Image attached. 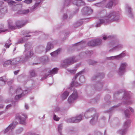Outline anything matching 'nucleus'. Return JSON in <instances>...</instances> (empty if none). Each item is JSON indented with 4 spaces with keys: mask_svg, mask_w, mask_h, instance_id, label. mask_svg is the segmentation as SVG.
I'll use <instances>...</instances> for the list:
<instances>
[{
    "mask_svg": "<svg viewBox=\"0 0 135 135\" xmlns=\"http://www.w3.org/2000/svg\"><path fill=\"white\" fill-rule=\"evenodd\" d=\"M120 19V17L117 12L113 11H111L107 14L106 16L100 19L95 26L99 27L102 24L107 25L113 21H117Z\"/></svg>",
    "mask_w": 135,
    "mask_h": 135,
    "instance_id": "f257e3e1",
    "label": "nucleus"
},
{
    "mask_svg": "<svg viewBox=\"0 0 135 135\" xmlns=\"http://www.w3.org/2000/svg\"><path fill=\"white\" fill-rule=\"evenodd\" d=\"M25 52V57L21 56L19 57L6 61L4 62L3 66L6 67L10 64L12 65H15L19 63H24L27 61L28 59L31 57L33 55V53L31 50L27 52L26 51Z\"/></svg>",
    "mask_w": 135,
    "mask_h": 135,
    "instance_id": "f03ea898",
    "label": "nucleus"
},
{
    "mask_svg": "<svg viewBox=\"0 0 135 135\" xmlns=\"http://www.w3.org/2000/svg\"><path fill=\"white\" fill-rule=\"evenodd\" d=\"M80 59L79 56L67 58L63 60L62 66L64 68H66L69 66L76 62Z\"/></svg>",
    "mask_w": 135,
    "mask_h": 135,
    "instance_id": "7ed1b4c3",
    "label": "nucleus"
},
{
    "mask_svg": "<svg viewBox=\"0 0 135 135\" xmlns=\"http://www.w3.org/2000/svg\"><path fill=\"white\" fill-rule=\"evenodd\" d=\"M58 70V69L57 68H55L50 70L49 69H44L43 71L44 73L43 80L46 78L50 75H53L54 74L57 73Z\"/></svg>",
    "mask_w": 135,
    "mask_h": 135,
    "instance_id": "20e7f679",
    "label": "nucleus"
},
{
    "mask_svg": "<svg viewBox=\"0 0 135 135\" xmlns=\"http://www.w3.org/2000/svg\"><path fill=\"white\" fill-rule=\"evenodd\" d=\"M28 93L27 90L23 91L21 87L18 88L16 90V93L17 94H19L16 95L15 97V100L17 101L20 98L26 95Z\"/></svg>",
    "mask_w": 135,
    "mask_h": 135,
    "instance_id": "39448f33",
    "label": "nucleus"
},
{
    "mask_svg": "<svg viewBox=\"0 0 135 135\" xmlns=\"http://www.w3.org/2000/svg\"><path fill=\"white\" fill-rule=\"evenodd\" d=\"M83 116L80 114L76 116L75 117L68 119L67 122L70 123H77L79 122L82 119Z\"/></svg>",
    "mask_w": 135,
    "mask_h": 135,
    "instance_id": "423d86ee",
    "label": "nucleus"
},
{
    "mask_svg": "<svg viewBox=\"0 0 135 135\" xmlns=\"http://www.w3.org/2000/svg\"><path fill=\"white\" fill-rule=\"evenodd\" d=\"M17 124V122H13L4 129L3 132L4 133H5L8 131H9L11 132V135H12L13 133L12 130L14 128Z\"/></svg>",
    "mask_w": 135,
    "mask_h": 135,
    "instance_id": "0eeeda50",
    "label": "nucleus"
},
{
    "mask_svg": "<svg viewBox=\"0 0 135 135\" xmlns=\"http://www.w3.org/2000/svg\"><path fill=\"white\" fill-rule=\"evenodd\" d=\"M22 115L25 118L22 117L18 113H17L16 115V119L18 120L20 122V124H25V120L27 117L25 114H23Z\"/></svg>",
    "mask_w": 135,
    "mask_h": 135,
    "instance_id": "6e6552de",
    "label": "nucleus"
},
{
    "mask_svg": "<svg viewBox=\"0 0 135 135\" xmlns=\"http://www.w3.org/2000/svg\"><path fill=\"white\" fill-rule=\"evenodd\" d=\"M130 124V122L129 120H127L125 122L123 125V129L119 131H118V133L122 135L125 134L127 131V129L129 127Z\"/></svg>",
    "mask_w": 135,
    "mask_h": 135,
    "instance_id": "1a4fd4ad",
    "label": "nucleus"
},
{
    "mask_svg": "<svg viewBox=\"0 0 135 135\" xmlns=\"http://www.w3.org/2000/svg\"><path fill=\"white\" fill-rule=\"evenodd\" d=\"M130 98V96L128 92H124V95L123 98V99L124 101L123 102L125 104L130 105L132 104V102L129 100V99Z\"/></svg>",
    "mask_w": 135,
    "mask_h": 135,
    "instance_id": "9d476101",
    "label": "nucleus"
},
{
    "mask_svg": "<svg viewBox=\"0 0 135 135\" xmlns=\"http://www.w3.org/2000/svg\"><path fill=\"white\" fill-rule=\"evenodd\" d=\"M78 97L76 91L74 90L72 94L68 98V102L70 103H74L75 100L77 99Z\"/></svg>",
    "mask_w": 135,
    "mask_h": 135,
    "instance_id": "9b49d317",
    "label": "nucleus"
},
{
    "mask_svg": "<svg viewBox=\"0 0 135 135\" xmlns=\"http://www.w3.org/2000/svg\"><path fill=\"white\" fill-rule=\"evenodd\" d=\"M93 10L90 7H85L81 10V12L84 15H88L92 13Z\"/></svg>",
    "mask_w": 135,
    "mask_h": 135,
    "instance_id": "f8f14e48",
    "label": "nucleus"
},
{
    "mask_svg": "<svg viewBox=\"0 0 135 135\" xmlns=\"http://www.w3.org/2000/svg\"><path fill=\"white\" fill-rule=\"evenodd\" d=\"M83 71H81L79 72L78 73H77L74 77L72 79V81L71 83V86H73L74 85L75 86H77L79 85L77 82L75 83V81L77 78L82 73Z\"/></svg>",
    "mask_w": 135,
    "mask_h": 135,
    "instance_id": "ddd939ff",
    "label": "nucleus"
},
{
    "mask_svg": "<svg viewBox=\"0 0 135 135\" xmlns=\"http://www.w3.org/2000/svg\"><path fill=\"white\" fill-rule=\"evenodd\" d=\"M127 65V64L125 62L121 64L118 71V73L119 75H121L124 73L125 71V69Z\"/></svg>",
    "mask_w": 135,
    "mask_h": 135,
    "instance_id": "4468645a",
    "label": "nucleus"
},
{
    "mask_svg": "<svg viewBox=\"0 0 135 135\" xmlns=\"http://www.w3.org/2000/svg\"><path fill=\"white\" fill-rule=\"evenodd\" d=\"M27 23V21H24L22 20H18L16 21V25L18 28H20L23 27Z\"/></svg>",
    "mask_w": 135,
    "mask_h": 135,
    "instance_id": "2eb2a0df",
    "label": "nucleus"
},
{
    "mask_svg": "<svg viewBox=\"0 0 135 135\" xmlns=\"http://www.w3.org/2000/svg\"><path fill=\"white\" fill-rule=\"evenodd\" d=\"M125 56V54L124 53L122 52L119 55L109 57L108 58V59L110 60H113L114 59H119Z\"/></svg>",
    "mask_w": 135,
    "mask_h": 135,
    "instance_id": "dca6fc26",
    "label": "nucleus"
},
{
    "mask_svg": "<svg viewBox=\"0 0 135 135\" xmlns=\"http://www.w3.org/2000/svg\"><path fill=\"white\" fill-rule=\"evenodd\" d=\"M125 9L126 13L129 15L130 17H132V9L131 7L128 4H126L125 6Z\"/></svg>",
    "mask_w": 135,
    "mask_h": 135,
    "instance_id": "f3484780",
    "label": "nucleus"
},
{
    "mask_svg": "<svg viewBox=\"0 0 135 135\" xmlns=\"http://www.w3.org/2000/svg\"><path fill=\"white\" fill-rule=\"evenodd\" d=\"M123 47V46L121 44H119L113 48L112 49L110 50L109 51L110 52H112L115 51H117Z\"/></svg>",
    "mask_w": 135,
    "mask_h": 135,
    "instance_id": "a211bd4d",
    "label": "nucleus"
},
{
    "mask_svg": "<svg viewBox=\"0 0 135 135\" xmlns=\"http://www.w3.org/2000/svg\"><path fill=\"white\" fill-rule=\"evenodd\" d=\"M73 4L79 6L84 5L85 3L83 1H73Z\"/></svg>",
    "mask_w": 135,
    "mask_h": 135,
    "instance_id": "6ab92c4d",
    "label": "nucleus"
},
{
    "mask_svg": "<svg viewBox=\"0 0 135 135\" xmlns=\"http://www.w3.org/2000/svg\"><path fill=\"white\" fill-rule=\"evenodd\" d=\"M8 22L9 29L14 30L16 29V27L13 25L12 21V20H8Z\"/></svg>",
    "mask_w": 135,
    "mask_h": 135,
    "instance_id": "aec40b11",
    "label": "nucleus"
},
{
    "mask_svg": "<svg viewBox=\"0 0 135 135\" xmlns=\"http://www.w3.org/2000/svg\"><path fill=\"white\" fill-rule=\"evenodd\" d=\"M53 47L54 45L52 43L50 42L48 43L46 49V52L49 51Z\"/></svg>",
    "mask_w": 135,
    "mask_h": 135,
    "instance_id": "412c9836",
    "label": "nucleus"
},
{
    "mask_svg": "<svg viewBox=\"0 0 135 135\" xmlns=\"http://www.w3.org/2000/svg\"><path fill=\"white\" fill-rule=\"evenodd\" d=\"M7 81V79L5 76H4L0 78V86L4 85Z\"/></svg>",
    "mask_w": 135,
    "mask_h": 135,
    "instance_id": "4be33fe9",
    "label": "nucleus"
},
{
    "mask_svg": "<svg viewBox=\"0 0 135 135\" xmlns=\"http://www.w3.org/2000/svg\"><path fill=\"white\" fill-rule=\"evenodd\" d=\"M95 43V40H92L89 41L88 43V45L89 46H94L96 45H98L100 43V42H98Z\"/></svg>",
    "mask_w": 135,
    "mask_h": 135,
    "instance_id": "5701e85b",
    "label": "nucleus"
},
{
    "mask_svg": "<svg viewBox=\"0 0 135 135\" xmlns=\"http://www.w3.org/2000/svg\"><path fill=\"white\" fill-rule=\"evenodd\" d=\"M61 49H59L56 51L52 52L50 53V55L53 57H55L57 55L60 53Z\"/></svg>",
    "mask_w": 135,
    "mask_h": 135,
    "instance_id": "b1692460",
    "label": "nucleus"
},
{
    "mask_svg": "<svg viewBox=\"0 0 135 135\" xmlns=\"http://www.w3.org/2000/svg\"><path fill=\"white\" fill-rule=\"evenodd\" d=\"M29 12V9L20 10L18 11L17 13L19 15L26 14Z\"/></svg>",
    "mask_w": 135,
    "mask_h": 135,
    "instance_id": "393cba45",
    "label": "nucleus"
},
{
    "mask_svg": "<svg viewBox=\"0 0 135 135\" xmlns=\"http://www.w3.org/2000/svg\"><path fill=\"white\" fill-rule=\"evenodd\" d=\"M40 3V2H36L35 5L30 8V11L31 12L34 11L35 9L39 5Z\"/></svg>",
    "mask_w": 135,
    "mask_h": 135,
    "instance_id": "a878e982",
    "label": "nucleus"
},
{
    "mask_svg": "<svg viewBox=\"0 0 135 135\" xmlns=\"http://www.w3.org/2000/svg\"><path fill=\"white\" fill-rule=\"evenodd\" d=\"M11 42V40L10 39H8L6 42L5 44L4 45V47L6 48H9L10 46L12 44Z\"/></svg>",
    "mask_w": 135,
    "mask_h": 135,
    "instance_id": "bb28decb",
    "label": "nucleus"
},
{
    "mask_svg": "<svg viewBox=\"0 0 135 135\" xmlns=\"http://www.w3.org/2000/svg\"><path fill=\"white\" fill-rule=\"evenodd\" d=\"M23 35H24V34L29 33H33V35H37L40 33V32L35 31L33 32H31L30 31H24L23 32Z\"/></svg>",
    "mask_w": 135,
    "mask_h": 135,
    "instance_id": "cd10ccee",
    "label": "nucleus"
},
{
    "mask_svg": "<svg viewBox=\"0 0 135 135\" xmlns=\"http://www.w3.org/2000/svg\"><path fill=\"white\" fill-rule=\"evenodd\" d=\"M91 112H93L94 113L95 112V110H94V109L93 108H91L90 109L88 110L85 113V114L84 116L86 118H88V117H86V115H87V114L89 115L90 114V113Z\"/></svg>",
    "mask_w": 135,
    "mask_h": 135,
    "instance_id": "c85d7f7f",
    "label": "nucleus"
},
{
    "mask_svg": "<svg viewBox=\"0 0 135 135\" xmlns=\"http://www.w3.org/2000/svg\"><path fill=\"white\" fill-rule=\"evenodd\" d=\"M98 119V116L97 115H95L94 117L90 120V123L91 124H94L96 122Z\"/></svg>",
    "mask_w": 135,
    "mask_h": 135,
    "instance_id": "c756f323",
    "label": "nucleus"
},
{
    "mask_svg": "<svg viewBox=\"0 0 135 135\" xmlns=\"http://www.w3.org/2000/svg\"><path fill=\"white\" fill-rule=\"evenodd\" d=\"M113 1H110L106 5V7L110 8L112 7L113 4L114 5H116V4H114V3H114Z\"/></svg>",
    "mask_w": 135,
    "mask_h": 135,
    "instance_id": "7c9ffc66",
    "label": "nucleus"
},
{
    "mask_svg": "<svg viewBox=\"0 0 135 135\" xmlns=\"http://www.w3.org/2000/svg\"><path fill=\"white\" fill-rule=\"evenodd\" d=\"M69 93L67 91H66L63 94H62L61 95V98H62L63 99H66L67 97L69 95Z\"/></svg>",
    "mask_w": 135,
    "mask_h": 135,
    "instance_id": "2f4dec72",
    "label": "nucleus"
},
{
    "mask_svg": "<svg viewBox=\"0 0 135 135\" xmlns=\"http://www.w3.org/2000/svg\"><path fill=\"white\" fill-rule=\"evenodd\" d=\"M49 62L48 57L47 56H44L43 57V64L47 63Z\"/></svg>",
    "mask_w": 135,
    "mask_h": 135,
    "instance_id": "473e14b6",
    "label": "nucleus"
},
{
    "mask_svg": "<svg viewBox=\"0 0 135 135\" xmlns=\"http://www.w3.org/2000/svg\"><path fill=\"white\" fill-rule=\"evenodd\" d=\"M7 8L6 7H4L3 8L0 9V13L2 14H4L7 12Z\"/></svg>",
    "mask_w": 135,
    "mask_h": 135,
    "instance_id": "72a5a7b5",
    "label": "nucleus"
},
{
    "mask_svg": "<svg viewBox=\"0 0 135 135\" xmlns=\"http://www.w3.org/2000/svg\"><path fill=\"white\" fill-rule=\"evenodd\" d=\"M125 116L127 118H129L130 116V112L128 109H126L124 111Z\"/></svg>",
    "mask_w": 135,
    "mask_h": 135,
    "instance_id": "f704fd0d",
    "label": "nucleus"
},
{
    "mask_svg": "<svg viewBox=\"0 0 135 135\" xmlns=\"http://www.w3.org/2000/svg\"><path fill=\"white\" fill-rule=\"evenodd\" d=\"M63 127V125L62 124H59L58 126V130L59 133L60 135L61 134V130Z\"/></svg>",
    "mask_w": 135,
    "mask_h": 135,
    "instance_id": "c9c22d12",
    "label": "nucleus"
},
{
    "mask_svg": "<svg viewBox=\"0 0 135 135\" xmlns=\"http://www.w3.org/2000/svg\"><path fill=\"white\" fill-rule=\"evenodd\" d=\"M83 23V22L82 21H77L75 24H74V26L75 27H76L78 26L81 25Z\"/></svg>",
    "mask_w": 135,
    "mask_h": 135,
    "instance_id": "e433bc0d",
    "label": "nucleus"
},
{
    "mask_svg": "<svg viewBox=\"0 0 135 135\" xmlns=\"http://www.w3.org/2000/svg\"><path fill=\"white\" fill-rule=\"evenodd\" d=\"M23 130V129L22 127H20L17 129L16 131L17 134H20L22 132Z\"/></svg>",
    "mask_w": 135,
    "mask_h": 135,
    "instance_id": "4c0bfd02",
    "label": "nucleus"
},
{
    "mask_svg": "<svg viewBox=\"0 0 135 135\" xmlns=\"http://www.w3.org/2000/svg\"><path fill=\"white\" fill-rule=\"evenodd\" d=\"M68 71L70 73L74 74L76 72V68H75L71 69H68Z\"/></svg>",
    "mask_w": 135,
    "mask_h": 135,
    "instance_id": "58836bf2",
    "label": "nucleus"
},
{
    "mask_svg": "<svg viewBox=\"0 0 135 135\" xmlns=\"http://www.w3.org/2000/svg\"><path fill=\"white\" fill-rule=\"evenodd\" d=\"M10 1L7 2L8 3V4L9 5H10L11 6H12V5H15V4L16 3L15 1Z\"/></svg>",
    "mask_w": 135,
    "mask_h": 135,
    "instance_id": "ea45409f",
    "label": "nucleus"
},
{
    "mask_svg": "<svg viewBox=\"0 0 135 135\" xmlns=\"http://www.w3.org/2000/svg\"><path fill=\"white\" fill-rule=\"evenodd\" d=\"M24 135H39L38 134L36 135L33 132H28L24 134Z\"/></svg>",
    "mask_w": 135,
    "mask_h": 135,
    "instance_id": "a19ab883",
    "label": "nucleus"
},
{
    "mask_svg": "<svg viewBox=\"0 0 135 135\" xmlns=\"http://www.w3.org/2000/svg\"><path fill=\"white\" fill-rule=\"evenodd\" d=\"M79 80L82 83H83L85 81V78L83 76H80Z\"/></svg>",
    "mask_w": 135,
    "mask_h": 135,
    "instance_id": "79ce46f5",
    "label": "nucleus"
},
{
    "mask_svg": "<svg viewBox=\"0 0 135 135\" xmlns=\"http://www.w3.org/2000/svg\"><path fill=\"white\" fill-rule=\"evenodd\" d=\"M30 75L32 77H33L35 76V73L34 70H31L30 72Z\"/></svg>",
    "mask_w": 135,
    "mask_h": 135,
    "instance_id": "37998d69",
    "label": "nucleus"
},
{
    "mask_svg": "<svg viewBox=\"0 0 135 135\" xmlns=\"http://www.w3.org/2000/svg\"><path fill=\"white\" fill-rule=\"evenodd\" d=\"M111 38V36H104L103 37V39L104 40H107V39H109Z\"/></svg>",
    "mask_w": 135,
    "mask_h": 135,
    "instance_id": "c03bdc74",
    "label": "nucleus"
},
{
    "mask_svg": "<svg viewBox=\"0 0 135 135\" xmlns=\"http://www.w3.org/2000/svg\"><path fill=\"white\" fill-rule=\"evenodd\" d=\"M53 119L55 120L58 121L59 119L60 118L58 117L57 116H56L55 114H54V115Z\"/></svg>",
    "mask_w": 135,
    "mask_h": 135,
    "instance_id": "a18cd8bd",
    "label": "nucleus"
},
{
    "mask_svg": "<svg viewBox=\"0 0 135 135\" xmlns=\"http://www.w3.org/2000/svg\"><path fill=\"white\" fill-rule=\"evenodd\" d=\"M103 3L102 2L97 3L95 4V5L98 7H100L103 5Z\"/></svg>",
    "mask_w": 135,
    "mask_h": 135,
    "instance_id": "49530a36",
    "label": "nucleus"
},
{
    "mask_svg": "<svg viewBox=\"0 0 135 135\" xmlns=\"http://www.w3.org/2000/svg\"><path fill=\"white\" fill-rule=\"evenodd\" d=\"M103 83H101L100 82H99L97 84V85L101 88L102 87Z\"/></svg>",
    "mask_w": 135,
    "mask_h": 135,
    "instance_id": "de8ad7c7",
    "label": "nucleus"
},
{
    "mask_svg": "<svg viewBox=\"0 0 135 135\" xmlns=\"http://www.w3.org/2000/svg\"><path fill=\"white\" fill-rule=\"evenodd\" d=\"M115 42H110V44H109V46L110 47H113L114 45H115Z\"/></svg>",
    "mask_w": 135,
    "mask_h": 135,
    "instance_id": "09e8293b",
    "label": "nucleus"
},
{
    "mask_svg": "<svg viewBox=\"0 0 135 135\" xmlns=\"http://www.w3.org/2000/svg\"><path fill=\"white\" fill-rule=\"evenodd\" d=\"M29 44L27 43L25 44V50H27L28 47H29Z\"/></svg>",
    "mask_w": 135,
    "mask_h": 135,
    "instance_id": "8fccbe9b",
    "label": "nucleus"
},
{
    "mask_svg": "<svg viewBox=\"0 0 135 135\" xmlns=\"http://www.w3.org/2000/svg\"><path fill=\"white\" fill-rule=\"evenodd\" d=\"M32 2V1H24L23 2L27 4H29L31 3Z\"/></svg>",
    "mask_w": 135,
    "mask_h": 135,
    "instance_id": "3c124183",
    "label": "nucleus"
},
{
    "mask_svg": "<svg viewBox=\"0 0 135 135\" xmlns=\"http://www.w3.org/2000/svg\"><path fill=\"white\" fill-rule=\"evenodd\" d=\"M96 63V62L95 61L92 60H91L89 62V64H90L93 65L95 64Z\"/></svg>",
    "mask_w": 135,
    "mask_h": 135,
    "instance_id": "603ef678",
    "label": "nucleus"
},
{
    "mask_svg": "<svg viewBox=\"0 0 135 135\" xmlns=\"http://www.w3.org/2000/svg\"><path fill=\"white\" fill-rule=\"evenodd\" d=\"M95 43H97V42H100V43L99 45L101 44L102 42V40H101L100 39H97L95 40Z\"/></svg>",
    "mask_w": 135,
    "mask_h": 135,
    "instance_id": "864d4df0",
    "label": "nucleus"
},
{
    "mask_svg": "<svg viewBox=\"0 0 135 135\" xmlns=\"http://www.w3.org/2000/svg\"><path fill=\"white\" fill-rule=\"evenodd\" d=\"M23 42V38H21L19 39L18 41V44L22 43Z\"/></svg>",
    "mask_w": 135,
    "mask_h": 135,
    "instance_id": "5fc2aeb1",
    "label": "nucleus"
},
{
    "mask_svg": "<svg viewBox=\"0 0 135 135\" xmlns=\"http://www.w3.org/2000/svg\"><path fill=\"white\" fill-rule=\"evenodd\" d=\"M60 110V109L58 107H56L54 111L55 112H58Z\"/></svg>",
    "mask_w": 135,
    "mask_h": 135,
    "instance_id": "6e6d98bb",
    "label": "nucleus"
},
{
    "mask_svg": "<svg viewBox=\"0 0 135 135\" xmlns=\"http://www.w3.org/2000/svg\"><path fill=\"white\" fill-rule=\"evenodd\" d=\"M12 105L11 104H10L8 105L6 107V109H7L8 108H9L11 107Z\"/></svg>",
    "mask_w": 135,
    "mask_h": 135,
    "instance_id": "4d7b16f0",
    "label": "nucleus"
},
{
    "mask_svg": "<svg viewBox=\"0 0 135 135\" xmlns=\"http://www.w3.org/2000/svg\"><path fill=\"white\" fill-rule=\"evenodd\" d=\"M8 30V29L1 30V29L0 30V33L2 32H4Z\"/></svg>",
    "mask_w": 135,
    "mask_h": 135,
    "instance_id": "13d9d810",
    "label": "nucleus"
},
{
    "mask_svg": "<svg viewBox=\"0 0 135 135\" xmlns=\"http://www.w3.org/2000/svg\"><path fill=\"white\" fill-rule=\"evenodd\" d=\"M67 17V15L66 14H64L63 16V18L64 19H66Z\"/></svg>",
    "mask_w": 135,
    "mask_h": 135,
    "instance_id": "bf43d9fd",
    "label": "nucleus"
},
{
    "mask_svg": "<svg viewBox=\"0 0 135 135\" xmlns=\"http://www.w3.org/2000/svg\"><path fill=\"white\" fill-rule=\"evenodd\" d=\"M96 135H102V134L100 132L98 131L96 133Z\"/></svg>",
    "mask_w": 135,
    "mask_h": 135,
    "instance_id": "052dcab7",
    "label": "nucleus"
},
{
    "mask_svg": "<svg viewBox=\"0 0 135 135\" xmlns=\"http://www.w3.org/2000/svg\"><path fill=\"white\" fill-rule=\"evenodd\" d=\"M19 71V70H17V71H15L14 72V73L15 75H17V73H18Z\"/></svg>",
    "mask_w": 135,
    "mask_h": 135,
    "instance_id": "680f3d73",
    "label": "nucleus"
},
{
    "mask_svg": "<svg viewBox=\"0 0 135 135\" xmlns=\"http://www.w3.org/2000/svg\"><path fill=\"white\" fill-rule=\"evenodd\" d=\"M104 75V74H99L98 75V76L100 77V78L103 77Z\"/></svg>",
    "mask_w": 135,
    "mask_h": 135,
    "instance_id": "e2e57ef3",
    "label": "nucleus"
},
{
    "mask_svg": "<svg viewBox=\"0 0 135 135\" xmlns=\"http://www.w3.org/2000/svg\"><path fill=\"white\" fill-rule=\"evenodd\" d=\"M4 25L3 24H1L0 25V29H2L3 28Z\"/></svg>",
    "mask_w": 135,
    "mask_h": 135,
    "instance_id": "0e129e2a",
    "label": "nucleus"
},
{
    "mask_svg": "<svg viewBox=\"0 0 135 135\" xmlns=\"http://www.w3.org/2000/svg\"><path fill=\"white\" fill-rule=\"evenodd\" d=\"M129 109L130 110H131V112H134V110L131 107H129Z\"/></svg>",
    "mask_w": 135,
    "mask_h": 135,
    "instance_id": "69168bd1",
    "label": "nucleus"
},
{
    "mask_svg": "<svg viewBox=\"0 0 135 135\" xmlns=\"http://www.w3.org/2000/svg\"><path fill=\"white\" fill-rule=\"evenodd\" d=\"M25 108L27 109H28L29 108L28 105L27 104H25Z\"/></svg>",
    "mask_w": 135,
    "mask_h": 135,
    "instance_id": "338daca9",
    "label": "nucleus"
},
{
    "mask_svg": "<svg viewBox=\"0 0 135 135\" xmlns=\"http://www.w3.org/2000/svg\"><path fill=\"white\" fill-rule=\"evenodd\" d=\"M3 4L4 2L3 1H0V7H1Z\"/></svg>",
    "mask_w": 135,
    "mask_h": 135,
    "instance_id": "774afa93",
    "label": "nucleus"
}]
</instances>
